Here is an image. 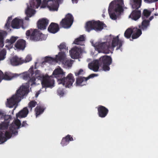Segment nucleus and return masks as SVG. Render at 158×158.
I'll list each match as a JSON object with an SVG mask.
<instances>
[{"label":"nucleus","mask_w":158,"mask_h":158,"mask_svg":"<svg viewBox=\"0 0 158 158\" xmlns=\"http://www.w3.org/2000/svg\"><path fill=\"white\" fill-rule=\"evenodd\" d=\"M86 77H79L76 78V85L82 86L85 85L87 81V80H86Z\"/></svg>","instance_id":"obj_28"},{"label":"nucleus","mask_w":158,"mask_h":158,"mask_svg":"<svg viewBox=\"0 0 158 158\" xmlns=\"http://www.w3.org/2000/svg\"><path fill=\"white\" fill-rule=\"evenodd\" d=\"M65 73L63 69L60 68L56 69L53 72L52 75L57 79L59 83L60 82H62L61 79L65 76Z\"/></svg>","instance_id":"obj_14"},{"label":"nucleus","mask_w":158,"mask_h":158,"mask_svg":"<svg viewBox=\"0 0 158 158\" xmlns=\"http://www.w3.org/2000/svg\"><path fill=\"white\" fill-rule=\"evenodd\" d=\"M11 118L10 115H7L5 111L1 110V120H3L1 123V130L7 129Z\"/></svg>","instance_id":"obj_9"},{"label":"nucleus","mask_w":158,"mask_h":158,"mask_svg":"<svg viewBox=\"0 0 158 158\" xmlns=\"http://www.w3.org/2000/svg\"><path fill=\"white\" fill-rule=\"evenodd\" d=\"M100 61L101 63L102 64V68L104 71L110 70L109 65L112 62V59L110 56L107 55L102 56L100 58Z\"/></svg>","instance_id":"obj_12"},{"label":"nucleus","mask_w":158,"mask_h":158,"mask_svg":"<svg viewBox=\"0 0 158 158\" xmlns=\"http://www.w3.org/2000/svg\"><path fill=\"white\" fill-rule=\"evenodd\" d=\"M123 0H114L110 4L108 7V13L110 18L114 20L117 19V15H119L123 11Z\"/></svg>","instance_id":"obj_4"},{"label":"nucleus","mask_w":158,"mask_h":158,"mask_svg":"<svg viewBox=\"0 0 158 158\" xmlns=\"http://www.w3.org/2000/svg\"><path fill=\"white\" fill-rule=\"evenodd\" d=\"M60 0H43L41 6L42 8L47 6L50 10H57L59 7V2Z\"/></svg>","instance_id":"obj_8"},{"label":"nucleus","mask_w":158,"mask_h":158,"mask_svg":"<svg viewBox=\"0 0 158 158\" xmlns=\"http://www.w3.org/2000/svg\"><path fill=\"white\" fill-rule=\"evenodd\" d=\"M73 17L72 15L68 13L60 22V25L64 28H69L72 25L73 22Z\"/></svg>","instance_id":"obj_11"},{"label":"nucleus","mask_w":158,"mask_h":158,"mask_svg":"<svg viewBox=\"0 0 158 158\" xmlns=\"http://www.w3.org/2000/svg\"><path fill=\"white\" fill-rule=\"evenodd\" d=\"M39 94V93L38 92L36 93L35 94V97L36 98L38 96Z\"/></svg>","instance_id":"obj_52"},{"label":"nucleus","mask_w":158,"mask_h":158,"mask_svg":"<svg viewBox=\"0 0 158 158\" xmlns=\"http://www.w3.org/2000/svg\"><path fill=\"white\" fill-rule=\"evenodd\" d=\"M85 40V37L83 35H81L78 38L75 39L73 43L76 44L83 45V42Z\"/></svg>","instance_id":"obj_30"},{"label":"nucleus","mask_w":158,"mask_h":158,"mask_svg":"<svg viewBox=\"0 0 158 158\" xmlns=\"http://www.w3.org/2000/svg\"><path fill=\"white\" fill-rule=\"evenodd\" d=\"M7 35L6 31L1 30V48H2L4 45V40Z\"/></svg>","instance_id":"obj_33"},{"label":"nucleus","mask_w":158,"mask_h":158,"mask_svg":"<svg viewBox=\"0 0 158 158\" xmlns=\"http://www.w3.org/2000/svg\"><path fill=\"white\" fill-rule=\"evenodd\" d=\"M149 25V21L148 19H144L142 22L141 25L139 26V27L143 31L146 30Z\"/></svg>","instance_id":"obj_29"},{"label":"nucleus","mask_w":158,"mask_h":158,"mask_svg":"<svg viewBox=\"0 0 158 158\" xmlns=\"http://www.w3.org/2000/svg\"><path fill=\"white\" fill-rule=\"evenodd\" d=\"M28 112L27 107H24L16 114V116L17 118H19L26 117L28 114Z\"/></svg>","instance_id":"obj_25"},{"label":"nucleus","mask_w":158,"mask_h":158,"mask_svg":"<svg viewBox=\"0 0 158 158\" xmlns=\"http://www.w3.org/2000/svg\"><path fill=\"white\" fill-rule=\"evenodd\" d=\"M18 76L19 75L18 74L12 73L10 72H6L4 74L3 72L1 70V81L3 79L8 81Z\"/></svg>","instance_id":"obj_15"},{"label":"nucleus","mask_w":158,"mask_h":158,"mask_svg":"<svg viewBox=\"0 0 158 158\" xmlns=\"http://www.w3.org/2000/svg\"><path fill=\"white\" fill-rule=\"evenodd\" d=\"M35 10L33 9L28 7L26 13L27 14V16L30 17L32 15H34L35 13Z\"/></svg>","instance_id":"obj_40"},{"label":"nucleus","mask_w":158,"mask_h":158,"mask_svg":"<svg viewBox=\"0 0 158 158\" xmlns=\"http://www.w3.org/2000/svg\"><path fill=\"white\" fill-rule=\"evenodd\" d=\"M45 109L43 106H37L35 108V112L36 117L40 115L44 111Z\"/></svg>","instance_id":"obj_32"},{"label":"nucleus","mask_w":158,"mask_h":158,"mask_svg":"<svg viewBox=\"0 0 158 158\" xmlns=\"http://www.w3.org/2000/svg\"><path fill=\"white\" fill-rule=\"evenodd\" d=\"M12 20V17L10 16L8 17L6 23L5 25V28L7 30H8L10 27V22Z\"/></svg>","instance_id":"obj_42"},{"label":"nucleus","mask_w":158,"mask_h":158,"mask_svg":"<svg viewBox=\"0 0 158 158\" xmlns=\"http://www.w3.org/2000/svg\"><path fill=\"white\" fill-rule=\"evenodd\" d=\"M28 126L26 121H24L22 124L20 121L18 119L15 120L12 123L9 128L8 131H6L5 133V137H2L3 134L2 131H1V144L6 141L10 139L13 135H17L18 134V130L21 127H26Z\"/></svg>","instance_id":"obj_3"},{"label":"nucleus","mask_w":158,"mask_h":158,"mask_svg":"<svg viewBox=\"0 0 158 158\" xmlns=\"http://www.w3.org/2000/svg\"><path fill=\"white\" fill-rule=\"evenodd\" d=\"M98 114L99 116L102 118L105 117L109 112V110L105 107L99 105L98 107Z\"/></svg>","instance_id":"obj_16"},{"label":"nucleus","mask_w":158,"mask_h":158,"mask_svg":"<svg viewBox=\"0 0 158 158\" xmlns=\"http://www.w3.org/2000/svg\"><path fill=\"white\" fill-rule=\"evenodd\" d=\"M123 43V41L119 39L118 35L114 37L113 35H110L107 42L103 43L99 42L98 44L96 43L94 45V47L99 51H101L104 53L107 54L111 52L110 49H112L118 45V46L117 47L116 50L120 49L122 51V49L121 48Z\"/></svg>","instance_id":"obj_2"},{"label":"nucleus","mask_w":158,"mask_h":158,"mask_svg":"<svg viewBox=\"0 0 158 158\" xmlns=\"http://www.w3.org/2000/svg\"><path fill=\"white\" fill-rule=\"evenodd\" d=\"M27 40L33 41H38L40 39V34L37 29H30L27 30L26 33Z\"/></svg>","instance_id":"obj_10"},{"label":"nucleus","mask_w":158,"mask_h":158,"mask_svg":"<svg viewBox=\"0 0 158 158\" xmlns=\"http://www.w3.org/2000/svg\"><path fill=\"white\" fill-rule=\"evenodd\" d=\"M144 2L148 3H152L158 1V0H144Z\"/></svg>","instance_id":"obj_49"},{"label":"nucleus","mask_w":158,"mask_h":158,"mask_svg":"<svg viewBox=\"0 0 158 158\" xmlns=\"http://www.w3.org/2000/svg\"><path fill=\"white\" fill-rule=\"evenodd\" d=\"M58 48H59L60 51L62 50H64L65 51L68 50V48L66 47L65 44L64 43H62L60 45L58 46Z\"/></svg>","instance_id":"obj_43"},{"label":"nucleus","mask_w":158,"mask_h":158,"mask_svg":"<svg viewBox=\"0 0 158 158\" xmlns=\"http://www.w3.org/2000/svg\"><path fill=\"white\" fill-rule=\"evenodd\" d=\"M102 16L104 17L105 16L104 15H102Z\"/></svg>","instance_id":"obj_55"},{"label":"nucleus","mask_w":158,"mask_h":158,"mask_svg":"<svg viewBox=\"0 0 158 158\" xmlns=\"http://www.w3.org/2000/svg\"><path fill=\"white\" fill-rule=\"evenodd\" d=\"M151 11L147 9L143 10L142 13V19H145V18H147L151 15Z\"/></svg>","instance_id":"obj_38"},{"label":"nucleus","mask_w":158,"mask_h":158,"mask_svg":"<svg viewBox=\"0 0 158 158\" xmlns=\"http://www.w3.org/2000/svg\"><path fill=\"white\" fill-rule=\"evenodd\" d=\"M132 39H130V40L132 41V39H136L138 38L142 34L141 29H138L137 27L132 28Z\"/></svg>","instance_id":"obj_23"},{"label":"nucleus","mask_w":158,"mask_h":158,"mask_svg":"<svg viewBox=\"0 0 158 158\" xmlns=\"http://www.w3.org/2000/svg\"><path fill=\"white\" fill-rule=\"evenodd\" d=\"M23 23V20L22 19L16 18L12 20L11 26L13 28L19 29L22 26Z\"/></svg>","instance_id":"obj_19"},{"label":"nucleus","mask_w":158,"mask_h":158,"mask_svg":"<svg viewBox=\"0 0 158 158\" xmlns=\"http://www.w3.org/2000/svg\"><path fill=\"white\" fill-rule=\"evenodd\" d=\"M132 28H128L125 32L124 34V36L127 39L130 38L132 34Z\"/></svg>","instance_id":"obj_34"},{"label":"nucleus","mask_w":158,"mask_h":158,"mask_svg":"<svg viewBox=\"0 0 158 158\" xmlns=\"http://www.w3.org/2000/svg\"><path fill=\"white\" fill-rule=\"evenodd\" d=\"M81 48L75 47L72 48L70 51L69 53L71 58L73 59H77L79 57L81 52Z\"/></svg>","instance_id":"obj_17"},{"label":"nucleus","mask_w":158,"mask_h":158,"mask_svg":"<svg viewBox=\"0 0 158 158\" xmlns=\"http://www.w3.org/2000/svg\"><path fill=\"white\" fill-rule=\"evenodd\" d=\"M65 54L64 52H59L58 56H57L56 58L57 60L60 61H62L63 60H65Z\"/></svg>","instance_id":"obj_37"},{"label":"nucleus","mask_w":158,"mask_h":158,"mask_svg":"<svg viewBox=\"0 0 158 158\" xmlns=\"http://www.w3.org/2000/svg\"><path fill=\"white\" fill-rule=\"evenodd\" d=\"M99 62L98 60H96L93 62L88 64L89 68L94 71L97 72L99 68Z\"/></svg>","instance_id":"obj_24"},{"label":"nucleus","mask_w":158,"mask_h":158,"mask_svg":"<svg viewBox=\"0 0 158 158\" xmlns=\"http://www.w3.org/2000/svg\"><path fill=\"white\" fill-rule=\"evenodd\" d=\"M106 26L104 23L99 20H91L86 23L85 28L86 31L89 32L92 30L96 31H101L103 28L104 27Z\"/></svg>","instance_id":"obj_7"},{"label":"nucleus","mask_w":158,"mask_h":158,"mask_svg":"<svg viewBox=\"0 0 158 158\" xmlns=\"http://www.w3.org/2000/svg\"><path fill=\"white\" fill-rule=\"evenodd\" d=\"M33 70H31V72H26L24 73L23 76V78L25 80H29L31 77L32 76L33 74Z\"/></svg>","instance_id":"obj_35"},{"label":"nucleus","mask_w":158,"mask_h":158,"mask_svg":"<svg viewBox=\"0 0 158 158\" xmlns=\"http://www.w3.org/2000/svg\"><path fill=\"white\" fill-rule=\"evenodd\" d=\"M36 78L35 77H31L28 80V85H23L18 89L15 95L9 99H7V102L6 104L7 107L10 108L13 107L17 103L20 102L23 97L27 95L29 92V85H32L35 84V81Z\"/></svg>","instance_id":"obj_1"},{"label":"nucleus","mask_w":158,"mask_h":158,"mask_svg":"<svg viewBox=\"0 0 158 158\" xmlns=\"http://www.w3.org/2000/svg\"><path fill=\"white\" fill-rule=\"evenodd\" d=\"M73 140L72 137L69 135H68L65 137L62 138L60 144L62 146H66L69 143L70 141Z\"/></svg>","instance_id":"obj_26"},{"label":"nucleus","mask_w":158,"mask_h":158,"mask_svg":"<svg viewBox=\"0 0 158 158\" xmlns=\"http://www.w3.org/2000/svg\"><path fill=\"white\" fill-rule=\"evenodd\" d=\"M61 80L62 82H60L58 84H62L63 85H65L66 87L68 88H69L72 85L75 81L73 75L71 73H69L66 77L64 76Z\"/></svg>","instance_id":"obj_13"},{"label":"nucleus","mask_w":158,"mask_h":158,"mask_svg":"<svg viewBox=\"0 0 158 158\" xmlns=\"http://www.w3.org/2000/svg\"><path fill=\"white\" fill-rule=\"evenodd\" d=\"M32 59L30 55H28L25 58V60L22 59L23 62V63H26L29 62Z\"/></svg>","instance_id":"obj_45"},{"label":"nucleus","mask_w":158,"mask_h":158,"mask_svg":"<svg viewBox=\"0 0 158 158\" xmlns=\"http://www.w3.org/2000/svg\"><path fill=\"white\" fill-rule=\"evenodd\" d=\"M142 0H131V4L133 10L129 15V17L134 20H136L141 17V12L140 10H137L140 8L141 5Z\"/></svg>","instance_id":"obj_6"},{"label":"nucleus","mask_w":158,"mask_h":158,"mask_svg":"<svg viewBox=\"0 0 158 158\" xmlns=\"http://www.w3.org/2000/svg\"><path fill=\"white\" fill-rule=\"evenodd\" d=\"M18 38V36H11L10 39H7L5 40V43L7 44L8 45H6L5 47L9 48L10 46H12L13 44Z\"/></svg>","instance_id":"obj_27"},{"label":"nucleus","mask_w":158,"mask_h":158,"mask_svg":"<svg viewBox=\"0 0 158 158\" xmlns=\"http://www.w3.org/2000/svg\"><path fill=\"white\" fill-rule=\"evenodd\" d=\"M154 17L153 16H151L149 19L148 20L150 21L152 20L153 18Z\"/></svg>","instance_id":"obj_50"},{"label":"nucleus","mask_w":158,"mask_h":158,"mask_svg":"<svg viewBox=\"0 0 158 158\" xmlns=\"http://www.w3.org/2000/svg\"><path fill=\"white\" fill-rule=\"evenodd\" d=\"M57 93L59 95L61 96H63L64 94L63 89L60 88L58 89L57 90Z\"/></svg>","instance_id":"obj_47"},{"label":"nucleus","mask_w":158,"mask_h":158,"mask_svg":"<svg viewBox=\"0 0 158 158\" xmlns=\"http://www.w3.org/2000/svg\"><path fill=\"white\" fill-rule=\"evenodd\" d=\"M26 42L23 39H19L16 42L15 47L17 49L23 50L26 47Z\"/></svg>","instance_id":"obj_22"},{"label":"nucleus","mask_w":158,"mask_h":158,"mask_svg":"<svg viewBox=\"0 0 158 158\" xmlns=\"http://www.w3.org/2000/svg\"><path fill=\"white\" fill-rule=\"evenodd\" d=\"M73 3H77V2L78 0H72Z\"/></svg>","instance_id":"obj_51"},{"label":"nucleus","mask_w":158,"mask_h":158,"mask_svg":"<svg viewBox=\"0 0 158 158\" xmlns=\"http://www.w3.org/2000/svg\"><path fill=\"white\" fill-rule=\"evenodd\" d=\"M62 63L68 67H71L73 64V60H69L65 58V59L62 61Z\"/></svg>","instance_id":"obj_36"},{"label":"nucleus","mask_w":158,"mask_h":158,"mask_svg":"<svg viewBox=\"0 0 158 158\" xmlns=\"http://www.w3.org/2000/svg\"><path fill=\"white\" fill-rule=\"evenodd\" d=\"M48 30L50 33H56L59 30V25L54 23H51L48 28Z\"/></svg>","instance_id":"obj_21"},{"label":"nucleus","mask_w":158,"mask_h":158,"mask_svg":"<svg viewBox=\"0 0 158 158\" xmlns=\"http://www.w3.org/2000/svg\"><path fill=\"white\" fill-rule=\"evenodd\" d=\"M155 15L156 16L158 15V14H155Z\"/></svg>","instance_id":"obj_54"},{"label":"nucleus","mask_w":158,"mask_h":158,"mask_svg":"<svg viewBox=\"0 0 158 158\" xmlns=\"http://www.w3.org/2000/svg\"><path fill=\"white\" fill-rule=\"evenodd\" d=\"M97 76V75L94 74H90L88 77H86V80L87 81L90 78H93L94 77Z\"/></svg>","instance_id":"obj_48"},{"label":"nucleus","mask_w":158,"mask_h":158,"mask_svg":"<svg viewBox=\"0 0 158 158\" xmlns=\"http://www.w3.org/2000/svg\"><path fill=\"white\" fill-rule=\"evenodd\" d=\"M75 74L76 76L83 75V69H80L78 72H75Z\"/></svg>","instance_id":"obj_46"},{"label":"nucleus","mask_w":158,"mask_h":158,"mask_svg":"<svg viewBox=\"0 0 158 158\" xmlns=\"http://www.w3.org/2000/svg\"><path fill=\"white\" fill-rule=\"evenodd\" d=\"M35 73L36 78L41 80V84L43 87H50L53 85L54 80L51 76H48L47 74L44 76L41 74L40 71L38 70L35 71Z\"/></svg>","instance_id":"obj_5"},{"label":"nucleus","mask_w":158,"mask_h":158,"mask_svg":"<svg viewBox=\"0 0 158 158\" xmlns=\"http://www.w3.org/2000/svg\"><path fill=\"white\" fill-rule=\"evenodd\" d=\"M49 23V20L45 18L41 19L38 20L37 22V27L41 30H44L46 29V27Z\"/></svg>","instance_id":"obj_18"},{"label":"nucleus","mask_w":158,"mask_h":158,"mask_svg":"<svg viewBox=\"0 0 158 158\" xmlns=\"http://www.w3.org/2000/svg\"><path fill=\"white\" fill-rule=\"evenodd\" d=\"M37 105V102L35 100L31 101L28 104V107L31 111L32 108L35 107Z\"/></svg>","instance_id":"obj_39"},{"label":"nucleus","mask_w":158,"mask_h":158,"mask_svg":"<svg viewBox=\"0 0 158 158\" xmlns=\"http://www.w3.org/2000/svg\"><path fill=\"white\" fill-rule=\"evenodd\" d=\"M41 0H32L30 3V6L31 8H38L40 5Z\"/></svg>","instance_id":"obj_31"},{"label":"nucleus","mask_w":158,"mask_h":158,"mask_svg":"<svg viewBox=\"0 0 158 158\" xmlns=\"http://www.w3.org/2000/svg\"><path fill=\"white\" fill-rule=\"evenodd\" d=\"M28 17H29V16H27V17H26L25 18V19L26 20H29V18H28Z\"/></svg>","instance_id":"obj_53"},{"label":"nucleus","mask_w":158,"mask_h":158,"mask_svg":"<svg viewBox=\"0 0 158 158\" xmlns=\"http://www.w3.org/2000/svg\"><path fill=\"white\" fill-rule=\"evenodd\" d=\"M10 62L11 64L14 66H18L23 63L22 58L17 56L12 57L10 59Z\"/></svg>","instance_id":"obj_20"},{"label":"nucleus","mask_w":158,"mask_h":158,"mask_svg":"<svg viewBox=\"0 0 158 158\" xmlns=\"http://www.w3.org/2000/svg\"><path fill=\"white\" fill-rule=\"evenodd\" d=\"M55 59L52 57L46 56L45 58L44 61L46 62H48L49 63H51L52 62L55 61Z\"/></svg>","instance_id":"obj_44"},{"label":"nucleus","mask_w":158,"mask_h":158,"mask_svg":"<svg viewBox=\"0 0 158 158\" xmlns=\"http://www.w3.org/2000/svg\"><path fill=\"white\" fill-rule=\"evenodd\" d=\"M6 50L4 48L1 51V61L4 60L6 57Z\"/></svg>","instance_id":"obj_41"}]
</instances>
